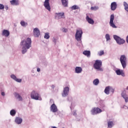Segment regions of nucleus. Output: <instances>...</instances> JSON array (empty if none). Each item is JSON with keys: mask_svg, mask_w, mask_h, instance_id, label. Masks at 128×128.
Listing matches in <instances>:
<instances>
[{"mask_svg": "<svg viewBox=\"0 0 128 128\" xmlns=\"http://www.w3.org/2000/svg\"><path fill=\"white\" fill-rule=\"evenodd\" d=\"M16 111L14 110V109H12L10 111V114L12 116H16Z\"/></svg>", "mask_w": 128, "mask_h": 128, "instance_id": "28", "label": "nucleus"}, {"mask_svg": "<svg viewBox=\"0 0 128 128\" xmlns=\"http://www.w3.org/2000/svg\"><path fill=\"white\" fill-rule=\"evenodd\" d=\"M113 38L116 40V44L120 46L124 44L126 42L125 40L122 38L120 36H118L117 35H114Z\"/></svg>", "mask_w": 128, "mask_h": 128, "instance_id": "5", "label": "nucleus"}, {"mask_svg": "<svg viewBox=\"0 0 128 128\" xmlns=\"http://www.w3.org/2000/svg\"><path fill=\"white\" fill-rule=\"evenodd\" d=\"M122 98L125 100L126 102H128V98L126 97V90H124L122 92L121 94Z\"/></svg>", "mask_w": 128, "mask_h": 128, "instance_id": "22", "label": "nucleus"}, {"mask_svg": "<svg viewBox=\"0 0 128 128\" xmlns=\"http://www.w3.org/2000/svg\"><path fill=\"white\" fill-rule=\"evenodd\" d=\"M108 128H112L114 126V122L112 121H108Z\"/></svg>", "mask_w": 128, "mask_h": 128, "instance_id": "29", "label": "nucleus"}, {"mask_svg": "<svg viewBox=\"0 0 128 128\" xmlns=\"http://www.w3.org/2000/svg\"><path fill=\"white\" fill-rule=\"evenodd\" d=\"M20 46L22 48V52L24 54L28 52V50L32 48V38H28L22 40L20 43Z\"/></svg>", "mask_w": 128, "mask_h": 128, "instance_id": "1", "label": "nucleus"}, {"mask_svg": "<svg viewBox=\"0 0 128 128\" xmlns=\"http://www.w3.org/2000/svg\"><path fill=\"white\" fill-rule=\"evenodd\" d=\"M57 40L56 38H53V40L52 42H54V44H56V42H57Z\"/></svg>", "mask_w": 128, "mask_h": 128, "instance_id": "39", "label": "nucleus"}, {"mask_svg": "<svg viewBox=\"0 0 128 128\" xmlns=\"http://www.w3.org/2000/svg\"><path fill=\"white\" fill-rule=\"evenodd\" d=\"M20 24L22 26H24V28H26V26H28V23L24 21H22L20 22Z\"/></svg>", "mask_w": 128, "mask_h": 128, "instance_id": "32", "label": "nucleus"}, {"mask_svg": "<svg viewBox=\"0 0 128 128\" xmlns=\"http://www.w3.org/2000/svg\"><path fill=\"white\" fill-rule=\"evenodd\" d=\"M82 29H78L76 30V34H75V38L77 42L80 44L79 46H82Z\"/></svg>", "mask_w": 128, "mask_h": 128, "instance_id": "2", "label": "nucleus"}, {"mask_svg": "<svg viewBox=\"0 0 128 128\" xmlns=\"http://www.w3.org/2000/svg\"><path fill=\"white\" fill-rule=\"evenodd\" d=\"M54 18L56 20H60V18H66L64 16V12H56L55 14Z\"/></svg>", "mask_w": 128, "mask_h": 128, "instance_id": "8", "label": "nucleus"}, {"mask_svg": "<svg viewBox=\"0 0 128 128\" xmlns=\"http://www.w3.org/2000/svg\"><path fill=\"white\" fill-rule=\"evenodd\" d=\"M86 20H87L88 24H94V20L90 18L88 15L86 16Z\"/></svg>", "mask_w": 128, "mask_h": 128, "instance_id": "19", "label": "nucleus"}, {"mask_svg": "<svg viewBox=\"0 0 128 128\" xmlns=\"http://www.w3.org/2000/svg\"><path fill=\"white\" fill-rule=\"evenodd\" d=\"M37 72H40V68H37Z\"/></svg>", "mask_w": 128, "mask_h": 128, "instance_id": "45", "label": "nucleus"}, {"mask_svg": "<svg viewBox=\"0 0 128 128\" xmlns=\"http://www.w3.org/2000/svg\"><path fill=\"white\" fill-rule=\"evenodd\" d=\"M14 96L16 100H18L19 102H22V97L20 96V94L15 92L14 94Z\"/></svg>", "mask_w": 128, "mask_h": 128, "instance_id": "17", "label": "nucleus"}, {"mask_svg": "<svg viewBox=\"0 0 128 128\" xmlns=\"http://www.w3.org/2000/svg\"><path fill=\"white\" fill-rule=\"evenodd\" d=\"M10 2L12 6H18L20 4V1L18 0H12Z\"/></svg>", "mask_w": 128, "mask_h": 128, "instance_id": "20", "label": "nucleus"}, {"mask_svg": "<svg viewBox=\"0 0 128 128\" xmlns=\"http://www.w3.org/2000/svg\"><path fill=\"white\" fill-rule=\"evenodd\" d=\"M104 54V50H101L99 52H98V56H102Z\"/></svg>", "mask_w": 128, "mask_h": 128, "instance_id": "36", "label": "nucleus"}, {"mask_svg": "<svg viewBox=\"0 0 128 128\" xmlns=\"http://www.w3.org/2000/svg\"><path fill=\"white\" fill-rule=\"evenodd\" d=\"M106 94H110V86H106L104 90Z\"/></svg>", "mask_w": 128, "mask_h": 128, "instance_id": "27", "label": "nucleus"}, {"mask_svg": "<svg viewBox=\"0 0 128 128\" xmlns=\"http://www.w3.org/2000/svg\"><path fill=\"white\" fill-rule=\"evenodd\" d=\"M4 6L2 4H0V10H4Z\"/></svg>", "mask_w": 128, "mask_h": 128, "instance_id": "38", "label": "nucleus"}, {"mask_svg": "<svg viewBox=\"0 0 128 128\" xmlns=\"http://www.w3.org/2000/svg\"><path fill=\"white\" fill-rule=\"evenodd\" d=\"M4 8L6 10H8V6H5Z\"/></svg>", "mask_w": 128, "mask_h": 128, "instance_id": "44", "label": "nucleus"}, {"mask_svg": "<svg viewBox=\"0 0 128 128\" xmlns=\"http://www.w3.org/2000/svg\"><path fill=\"white\" fill-rule=\"evenodd\" d=\"M30 96L32 100H42L40 94L34 90L32 92Z\"/></svg>", "mask_w": 128, "mask_h": 128, "instance_id": "4", "label": "nucleus"}, {"mask_svg": "<svg viewBox=\"0 0 128 128\" xmlns=\"http://www.w3.org/2000/svg\"><path fill=\"white\" fill-rule=\"evenodd\" d=\"M32 76H34V75H32Z\"/></svg>", "mask_w": 128, "mask_h": 128, "instance_id": "50", "label": "nucleus"}, {"mask_svg": "<svg viewBox=\"0 0 128 128\" xmlns=\"http://www.w3.org/2000/svg\"><path fill=\"white\" fill-rule=\"evenodd\" d=\"M52 128H57L56 126H52Z\"/></svg>", "mask_w": 128, "mask_h": 128, "instance_id": "48", "label": "nucleus"}, {"mask_svg": "<svg viewBox=\"0 0 128 128\" xmlns=\"http://www.w3.org/2000/svg\"><path fill=\"white\" fill-rule=\"evenodd\" d=\"M98 84H100V80H98V79L96 78L94 80L93 84H94V86H98Z\"/></svg>", "mask_w": 128, "mask_h": 128, "instance_id": "30", "label": "nucleus"}, {"mask_svg": "<svg viewBox=\"0 0 128 128\" xmlns=\"http://www.w3.org/2000/svg\"><path fill=\"white\" fill-rule=\"evenodd\" d=\"M82 72V68L80 66H76L75 68V72L76 74H80Z\"/></svg>", "mask_w": 128, "mask_h": 128, "instance_id": "21", "label": "nucleus"}, {"mask_svg": "<svg viewBox=\"0 0 128 128\" xmlns=\"http://www.w3.org/2000/svg\"><path fill=\"white\" fill-rule=\"evenodd\" d=\"M100 108H106V104H104V102L102 100L100 101Z\"/></svg>", "mask_w": 128, "mask_h": 128, "instance_id": "26", "label": "nucleus"}, {"mask_svg": "<svg viewBox=\"0 0 128 128\" xmlns=\"http://www.w3.org/2000/svg\"><path fill=\"white\" fill-rule=\"evenodd\" d=\"M10 78H12V80H13L15 82H22V79L18 78H16V75H14V74H11Z\"/></svg>", "mask_w": 128, "mask_h": 128, "instance_id": "15", "label": "nucleus"}, {"mask_svg": "<svg viewBox=\"0 0 128 128\" xmlns=\"http://www.w3.org/2000/svg\"><path fill=\"white\" fill-rule=\"evenodd\" d=\"M90 9L92 10H98V6H92L91 7Z\"/></svg>", "mask_w": 128, "mask_h": 128, "instance_id": "35", "label": "nucleus"}, {"mask_svg": "<svg viewBox=\"0 0 128 128\" xmlns=\"http://www.w3.org/2000/svg\"><path fill=\"white\" fill-rule=\"evenodd\" d=\"M110 92L112 94H114V89L112 88V87L110 86Z\"/></svg>", "mask_w": 128, "mask_h": 128, "instance_id": "37", "label": "nucleus"}, {"mask_svg": "<svg viewBox=\"0 0 128 128\" xmlns=\"http://www.w3.org/2000/svg\"><path fill=\"white\" fill-rule=\"evenodd\" d=\"M114 14H112L110 15V26L112 28H116V24H114Z\"/></svg>", "mask_w": 128, "mask_h": 128, "instance_id": "9", "label": "nucleus"}, {"mask_svg": "<svg viewBox=\"0 0 128 128\" xmlns=\"http://www.w3.org/2000/svg\"><path fill=\"white\" fill-rule=\"evenodd\" d=\"M2 36H10V31L4 30L2 32Z\"/></svg>", "mask_w": 128, "mask_h": 128, "instance_id": "23", "label": "nucleus"}, {"mask_svg": "<svg viewBox=\"0 0 128 128\" xmlns=\"http://www.w3.org/2000/svg\"><path fill=\"white\" fill-rule=\"evenodd\" d=\"M2 92H1V95L2 96H6V93H4V92H2V90H1Z\"/></svg>", "mask_w": 128, "mask_h": 128, "instance_id": "41", "label": "nucleus"}, {"mask_svg": "<svg viewBox=\"0 0 128 128\" xmlns=\"http://www.w3.org/2000/svg\"><path fill=\"white\" fill-rule=\"evenodd\" d=\"M118 8V4H116V2H112L111 3L110 8L111 10L114 12Z\"/></svg>", "mask_w": 128, "mask_h": 128, "instance_id": "14", "label": "nucleus"}, {"mask_svg": "<svg viewBox=\"0 0 128 128\" xmlns=\"http://www.w3.org/2000/svg\"><path fill=\"white\" fill-rule=\"evenodd\" d=\"M33 32L34 36L35 38H38L40 34V32L38 28H34V29Z\"/></svg>", "mask_w": 128, "mask_h": 128, "instance_id": "11", "label": "nucleus"}, {"mask_svg": "<svg viewBox=\"0 0 128 128\" xmlns=\"http://www.w3.org/2000/svg\"><path fill=\"white\" fill-rule=\"evenodd\" d=\"M126 90H128V86L126 87Z\"/></svg>", "mask_w": 128, "mask_h": 128, "instance_id": "49", "label": "nucleus"}, {"mask_svg": "<svg viewBox=\"0 0 128 128\" xmlns=\"http://www.w3.org/2000/svg\"><path fill=\"white\" fill-rule=\"evenodd\" d=\"M72 10H80V8L78 7V6L76 5H74L72 6Z\"/></svg>", "mask_w": 128, "mask_h": 128, "instance_id": "34", "label": "nucleus"}, {"mask_svg": "<svg viewBox=\"0 0 128 128\" xmlns=\"http://www.w3.org/2000/svg\"><path fill=\"white\" fill-rule=\"evenodd\" d=\"M102 62L100 60H96L93 65L94 68L98 72H104V69L102 68Z\"/></svg>", "mask_w": 128, "mask_h": 128, "instance_id": "3", "label": "nucleus"}, {"mask_svg": "<svg viewBox=\"0 0 128 128\" xmlns=\"http://www.w3.org/2000/svg\"><path fill=\"white\" fill-rule=\"evenodd\" d=\"M73 116H76V110H75L74 111Z\"/></svg>", "mask_w": 128, "mask_h": 128, "instance_id": "42", "label": "nucleus"}, {"mask_svg": "<svg viewBox=\"0 0 128 128\" xmlns=\"http://www.w3.org/2000/svg\"><path fill=\"white\" fill-rule=\"evenodd\" d=\"M51 88L54 90V88H56V86H54V84H52Z\"/></svg>", "mask_w": 128, "mask_h": 128, "instance_id": "43", "label": "nucleus"}, {"mask_svg": "<svg viewBox=\"0 0 128 128\" xmlns=\"http://www.w3.org/2000/svg\"><path fill=\"white\" fill-rule=\"evenodd\" d=\"M68 92H70V88L66 86L64 88L63 92L62 93V96L66 98L68 96Z\"/></svg>", "mask_w": 128, "mask_h": 128, "instance_id": "10", "label": "nucleus"}, {"mask_svg": "<svg viewBox=\"0 0 128 128\" xmlns=\"http://www.w3.org/2000/svg\"><path fill=\"white\" fill-rule=\"evenodd\" d=\"M32 72L33 74H34V70H32Z\"/></svg>", "mask_w": 128, "mask_h": 128, "instance_id": "47", "label": "nucleus"}, {"mask_svg": "<svg viewBox=\"0 0 128 128\" xmlns=\"http://www.w3.org/2000/svg\"><path fill=\"white\" fill-rule=\"evenodd\" d=\"M120 62L123 68H126V55H122L120 56Z\"/></svg>", "mask_w": 128, "mask_h": 128, "instance_id": "6", "label": "nucleus"}, {"mask_svg": "<svg viewBox=\"0 0 128 128\" xmlns=\"http://www.w3.org/2000/svg\"><path fill=\"white\" fill-rule=\"evenodd\" d=\"M14 122L17 124H21L22 122V118L20 117H16Z\"/></svg>", "mask_w": 128, "mask_h": 128, "instance_id": "18", "label": "nucleus"}, {"mask_svg": "<svg viewBox=\"0 0 128 128\" xmlns=\"http://www.w3.org/2000/svg\"><path fill=\"white\" fill-rule=\"evenodd\" d=\"M44 38H46V40H48V38H50V33L48 32L45 33Z\"/></svg>", "mask_w": 128, "mask_h": 128, "instance_id": "33", "label": "nucleus"}, {"mask_svg": "<svg viewBox=\"0 0 128 128\" xmlns=\"http://www.w3.org/2000/svg\"><path fill=\"white\" fill-rule=\"evenodd\" d=\"M62 32H67L68 29H66V28H62Z\"/></svg>", "mask_w": 128, "mask_h": 128, "instance_id": "40", "label": "nucleus"}, {"mask_svg": "<svg viewBox=\"0 0 128 128\" xmlns=\"http://www.w3.org/2000/svg\"><path fill=\"white\" fill-rule=\"evenodd\" d=\"M105 38H106V42L110 40V34H106L105 36Z\"/></svg>", "mask_w": 128, "mask_h": 128, "instance_id": "31", "label": "nucleus"}, {"mask_svg": "<svg viewBox=\"0 0 128 128\" xmlns=\"http://www.w3.org/2000/svg\"><path fill=\"white\" fill-rule=\"evenodd\" d=\"M123 108H128V106H123Z\"/></svg>", "mask_w": 128, "mask_h": 128, "instance_id": "46", "label": "nucleus"}, {"mask_svg": "<svg viewBox=\"0 0 128 128\" xmlns=\"http://www.w3.org/2000/svg\"><path fill=\"white\" fill-rule=\"evenodd\" d=\"M44 6L45 8H46V10H48V12H50V0H45Z\"/></svg>", "mask_w": 128, "mask_h": 128, "instance_id": "12", "label": "nucleus"}, {"mask_svg": "<svg viewBox=\"0 0 128 128\" xmlns=\"http://www.w3.org/2000/svg\"><path fill=\"white\" fill-rule=\"evenodd\" d=\"M102 110L98 108H92L91 110V114L92 116H96V114H100Z\"/></svg>", "mask_w": 128, "mask_h": 128, "instance_id": "7", "label": "nucleus"}, {"mask_svg": "<svg viewBox=\"0 0 128 128\" xmlns=\"http://www.w3.org/2000/svg\"><path fill=\"white\" fill-rule=\"evenodd\" d=\"M116 73L118 76H125L124 72V70L118 69L116 70Z\"/></svg>", "mask_w": 128, "mask_h": 128, "instance_id": "16", "label": "nucleus"}, {"mask_svg": "<svg viewBox=\"0 0 128 128\" xmlns=\"http://www.w3.org/2000/svg\"><path fill=\"white\" fill-rule=\"evenodd\" d=\"M62 3L64 6L66 7L68 6V0H61Z\"/></svg>", "mask_w": 128, "mask_h": 128, "instance_id": "25", "label": "nucleus"}, {"mask_svg": "<svg viewBox=\"0 0 128 128\" xmlns=\"http://www.w3.org/2000/svg\"><path fill=\"white\" fill-rule=\"evenodd\" d=\"M83 54L88 56V58L90 57V50H85L83 52Z\"/></svg>", "mask_w": 128, "mask_h": 128, "instance_id": "24", "label": "nucleus"}, {"mask_svg": "<svg viewBox=\"0 0 128 128\" xmlns=\"http://www.w3.org/2000/svg\"><path fill=\"white\" fill-rule=\"evenodd\" d=\"M50 112H56L58 110V109L56 105L53 104L50 107Z\"/></svg>", "mask_w": 128, "mask_h": 128, "instance_id": "13", "label": "nucleus"}]
</instances>
